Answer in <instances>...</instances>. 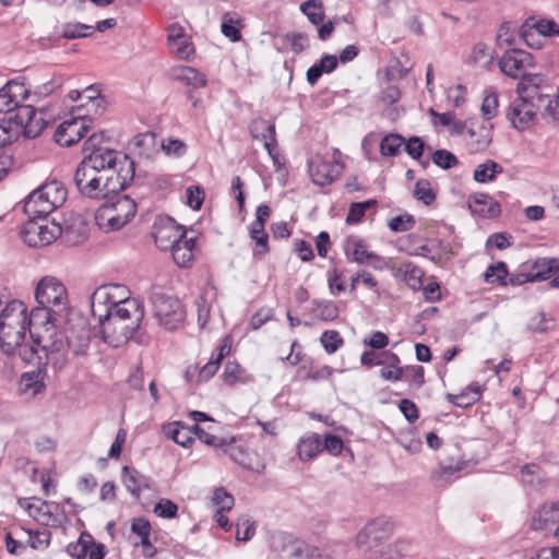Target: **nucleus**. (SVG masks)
<instances>
[{
    "instance_id": "1",
    "label": "nucleus",
    "mask_w": 559,
    "mask_h": 559,
    "mask_svg": "<svg viewBox=\"0 0 559 559\" xmlns=\"http://www.w3.org/2000/svg\"><path fill=\"white\" fill-rule=\"evenodd\" d=\"M143 318L144 307L136 299L122 304V307L116 309L108 319L98 323V328H92L83 318L68 320L63 333L66 345L71 349L99 347L102 344L118 348L130 343L148 347L152 345V338L141 328Z\"/></svg>"
},
{
    "instance_id": "2",
    "label": "nucleus",
    "mask_w": 559,
    "mask_h": 559,
    "mask_svg": "<svg viewBox=\"0 0 559 559\" xmlns=\"http://www.w3.org/2000/svg\"><path fill=\"white\" fill-rule=\"evenodd\" d=\"M38 307L29 314V334L39 349H63L67 347L64 329L58 331L70 311L68 290L55 276H44L36 286Z\"/></svg>"
},
{
    "instance_id": "3",
    "label": "nucleus",
    "mask_w": 559,
    "mask_h": 559,
    "mask_svg": "<svg viewBox=\"0 0 559 559\" xmlns=\"http://www.w3.org/2000/svg\"><path fill=\"white\" fill-rule=\"evenodd\" d=\"M117 156L116 151H96L81 160L73 175L80 195L100 201L127 188V176L116 170Z\"/></svg>"
},
{
    "instance_id": "4",
    "label": "nucleus",
    "mask_w": 559,
    "mask_h": 559,
    "mask_svg": "<svg viewBox=\"0 0 559 559\" xmlns=\"http://www.w3.org/2000/svg\"><path fill=\"white\" fill-rule=\"evenodd\" d=\"M538 82H540V75H528L518 83V98L510 105L507 117L511 124L520 131L533 126L535 117L538 115L540 106L536 102Z\"/></svg>"
},
{
    "instance_id": "5",
    "label": "nucleus",
    "mask_w": 559,
    "mask_h": 559,
    "mask_svg": "<svg viewBox=\"0 0 559 559\" xmlns=\"http://www.w3.org/2000/svg\"><path fill=\"white\" fill-rule=\"evenodd\" d=\"M67 200L63 185L52 180L34 190L24 202V213L32 218H46Z\"/></svg>"
},
{
    "instance_id": "6",
    "label": "nucleus",
    "mask_w": 559,
    "mask_h": 559,
    "mask_svg": "<svg viewBox=\"0 0 559 559\" xmlns=\"http://www.w3.org/2000/svg\"><path fill=\"white\" fill-rule=\"evenodd\" d=\"M95 214L97 225L106 231L118 230L127 225L136 213L135 202L128 195L111 194Z\"/></svg>"
},
{
    "instance_id": "7",
    "label": "nucleus",
    "mask_w": 559,
    "mask_h": 559,
    "mask_svg": "<svg viewBox=\"0 0 559 559\" xmlns=\"http://www.w3.org/2000/svg\"><path fill=\"white\" fill-rule=\"evenodd\" d=\"M134 300L136 299L129 296V290L123 285H102L91 295V312L97 322L100 323L108 319L116 309L122 307V304Z\"/></svg>"
},
{
    "instance_id": "8",
    "label": "nucleus",
    "mask_w": 559,
    "mask_h": 559,
    "mask_svg": "<svg viewBox=\"0 0 559 559\" xmlns=\"http://www.w3.org/2000/svg\"><path fill=\"white\" fill-rule=\"evenodd\" d=\"M153 314L158 323L167 330H176L185 320L186 311L181 301L160 289L150 294Z\"/></svg>"
},
{
    "instance_id": "9",
    "label": "nucleus",
    "mask_w": 559,
    "mask_h": 559,
    "mask_svg": "<svg viewBox=\"0 0 559 559\" xmlns=\"http://www.w3.org/2000/svg\"><path fill=\"white\" fill-rule=\"evenodd\" d=\"M45 356H38V367L36 370L23 372L19 380V392L28 399L35 397L45 390L44 378L46 376V366L48 364V352H44ZM38 352H20V356L26 362L37 358Z\"/></svg>"
},
{
    "instance_id": "10",
    "label": "nucleus",
    "mask_w": 559,
    "mask_h": 559,
    "mask_svg": "<svg viewBox=\"0 0 559 559\" xmlns=\"http://www.w3.org/2000/svg\"><path fill=\"white\" fill-rule=\"evenodd\" d=\"M360 362L369 368L381 367L380 377L385 381L396 382L403 377L401 360L393 352H362Z\"/></svg>"
},
{
    "instance_id": "11",
    "label": "nucleus",
    "mask_w": 559,
    "mask_h": 559,
    "mask_svg": "<svg viewBox=\"0 0 559 559\" xmlns=\"http://www.w3.org/2000/svg\"><path fill=\"white\" fill-rule=\"evenodd\" d=\"M394 525L386 518H376L368 522L356 536V546L370 550L386 540L393 533Z\"/></svg>"
},
{
    "instance_id": "12",
    "label": "nucleus",
    "mask_w": 559,
    "mask_h": 559,
    "mask_svg": "<svg viewBox=\"0 0 559 559\" xmlns=\"http://www.w3.org/2000/svg\"><path fill=\"white\" fill-rule=\"evenodd\" d=\"M19 504L34 519L53 527L60 526L66 519L60 506L55 502H47L33 497L19 499Z\"/></svg>"
},
{
    "instance_id": "13",
    "label": "nucleus",
    "mask_w": 559,
    "mask_h": 559,
    "mask_svg": "<svg viewBox=\"0 0 559 559\" xmlns=\"http://www.w3.org/2000/svg\"><path fill=\"white\" fill-rule=\"evenodd\" d=\"M533 67V56L521 49L507 51L499 61L500 70L508 76L521 80L528 75H540L539 73H528L527 69Z\"/></svg>"
},
{
    "instance_id": "14",
    "label": "nucleus",
    "mask_w": 559,
    "mask_h": 559,
    "mask_svg": "<svg viewBox=\"0 0 559 559\" xmlns=\"http://www.w3.org/2000/svg\"><path fill=\"white\" fill-rule=\"evenodd\" d=\"M185 235L186 230L170 217H160L153 225L155 245L163 251L170 250Z\"/></svg>"
},
{
    "instance_id": "15",
    "label": "nucleus",
    "mask_w": 559,
    "mask_h": 559,
    "mask_svg": "<svg viewBox=\"0 0 559 559\" xmlns=\"http://www.w3.org/2000/svg\"><path fill=\"white\" fill-rule=\"evenodd\" d=\"M72 559H104L107 548L102 543H96L93 535L84 531L76 542L70 543L66 548Z\"/></svg>"
},
{
    "instance_id": "16",
    "label": "nucleus",
    "mask_w": 559,
    "mask_h": 559,
    "mask_svg": "<svg viewBox=\"0 0 559 559\" xmlns=\"http://www.w3.org/2000/svg\"><path fill=\"white\" fill-rule=\"evenodd\" d=\"M536 102L540 104L538 114L548 123H559V95L552 94V87L546 79L540 75V82L536 88Z\"/></svg>"
},
{
    "instance_id": "17",
    "label": "nucleus",
    "mask_w": 559,
    "mask_h": 559,
    "mask_svg": "<svg viewBox=\"0 0 559 559\" xmlns=\"http://www.w3.org/2000/svg\"><path fill=\"white\" fill-rule=\"evenodd\" d=\"M14 118H11L17 130L23 129L25 136L35 139L46 128V121L41 116H37L36 109L32 105H20L15 108Z\"/></svg>"
},
{
    "instance_id": "18",
    "label": "nucleus",
    "mask_w": 559,
    "mask_h": 559,
    "mask_svg": "<svg viewBox=\"0 0 559 559\" xmlns=\"http://www.w3.org/2000/svg\"><path fill=\"white\" fill-rule=\"evenodd\" d=\"M343 166L336 160H325L317 155L309 162V174L318 186L332 183L342 173Z\"/></svg>"
},
{
    "instance_id": "19",
    "label": "nucleus",
    "mask_w": 559,
    "mask_h": 559,
    "mask_svg": "<svg viewBox=\"0 0 559 559\" xmlns=\"http://www.w3.org/2000/svg\"><path fill=\"white\" fill-rule=\"evenodd\" d=\"M88 131L85 118L76 117L63 121L55 131V141L61 146H71L78 143Z\"/></svg>"
},
{
    "instance_id": "20",
    "label": "nucleus",
    "mask_w": 559,
    "mask_h": 559,
    "mask_svg": "<svg viewBox=\"0 0 559 559\" xmlns=\"http://www.w3.org/2000/svg\"><path fill=\"white\" fill-rule=\"evenodd\" d=\"M40 226V246H47L53 242L58 237L63 236L67 241H71L72 243H79L82 239L85 238V225L80 219L79 225V236L78 239L71 238V227L63 228L60 224L55 221H47L46 218H38Z\"/></svg>"
},
{
    "instance_id": "21",
    "label": "nucleus",
    "mask_w": 559,
    "mask_h": 559,
    "mask_svg": "<svg viewBox=\"0 0 559 559\" xmlns=\"http://www.w3.org/2000/svg\"><path fill=\"white\" fill-rule=\"evenodd\" d=\"M491 126L472 123L466 130V145L471 153L484 152L492 140Z\"/></svg>"
},
{
    "instance_id": "22",
    "label": "nucleus",
    "mask_w": 559,
    "mask_h": 559,
    "mask_svg": "<svg viewBox=\"0 0 559 559\" xmlns=\"http://www.w3.org/2000/svg\"><path fill=\"white\" fill-rule=\"evenodd\" d=\"M484 390V384L473 381L457 394L448 393L445 400L457 407L467 408L481 399Z\"/></svg>"
},
{
    "instance_id": "23",
    "label": "nucleus",
    "mask_w": 559,
    "mask_h": 559,
    "mask_svg": "<svg viewBox=\"0 0 559 559\" xmlns=\"http://www.w3.org/2000/svg\"><path fill=\"white\" fill-rule=\"evenodd\" d=\"M25 308L19 300H8L0 309V328L1 326H23L25 322Z\"/></svg>"
},
{
    "instance_id": "24",
    "label": "nucleus",
    "mask_w": 559,
    "mask_h": 559,
    "mask_svg": "<svg viewBox=\"0 0 559 559\" xmlns=\"http://www.w3.org/2000/svg\"><path fill=\"white\" fill-rule=\"evenodd\" d=\"M121 481L124 488L135 498L140 499L144 489H148V479L133 467L123 466L121 469Z\"/></svg>"
},
{
    "instance_id": "25",
    "label": "nucleus",
    "mask_w": 559,
    "mask_h": 559,
    "mask_svg": "<svg viewBox=\"0 0 559 559\" xmlns=\"http://www.w3.org/2000/svg\"><path fill=\"white\" fill-rule=\"evenodd\" d=\"M27 91L22 84L8 82L0 90V112H10L14 110L19 104V97L24 98Z\"/></svg>"
},
{
    "instance_id": "26",
    "label": "nucleus",
    "mask_w": 559,
    "mask_h": 559,
    "mask_svg": "<svg viewBox=\"0 0 559 559\" xmlns=\"http://www.w3.org/2000/svg\"><path fill=\"white\" fill-rule=\"evenodd\" d=\"M300 461L308 462L317 457L323 451L322 440L319 433L312 432L302 436L296 445Z\"/></svg>"
},
{
    "instance_id": "27",
    "label": "nucleus",
    "mask_w": 559,
    "mask_h": 559,
    "mask_svg": "<svg viewBox=\"0 0 559 559\" xmlns=\"http://www.w3.org/2000/svg\"><path fill=\"white\" fill-rule=\"evenodd\" d=\"M469 210L483 217H496L500 214V205L491 197L477 193L468 199Z\"/></svg>"
},
{
    "instance_id": "28",
    "label": "nucleus",
    "mask_w": 559,
    "mask_h": 559,
    "mask_svg": "<svg viewBox=\"0 0 559 559\" xmlns=\"http://www.w3.org/2000/svg\"><path fill=\"white\" fill-rule=\"evenodd\" d=\"M348 259L357 263H364L366 260H379V255L368 252L366 242L357 237H348L344 247Z\"/></svg>"
},
{
    "instance_id": "29",
    "label": "nucleus",
    "mask_w": 559,
    "mask_h": 559,
    "mask_svg": "<svg viewBox=\"0 0 559 559\" xmlns=\"http://www.w3.org/2000/svg\"><path fill=\"white\" fill-rule=\"evenodd\" d=\"M194 239L187 238V235L181 238L171 249V255L175 263L180 267H187L193 261L194 254Z\"/></svg>"
},
{
    "instance_id": "30",
    "label": "nucleus",
    "mask_w": 559,
    "mask_h": 559,
    "mask_svg": "<svg viewBox=\"0 0 559 559\" xmlns=\"http://www.w3.org/2000/svg\"><path fill=\"white\" fill-rule=\"evenodd\" d=\"M555 261H540L535 263V272H531L528 274H516L512 275L509 278V283L511 285H521L526 282L542 281L546 280L548 275L557 267V265H552Z\"/></svg>"
},
{
    "instance_id": "31",
    "label": "nucleus",
    "mask_w": 559,
    "mask_h": 559,
    "mask_svg": "<svg viewBox=\"0 0 559 559\" xmlns=\"http://www.w3.org/2000/svg\"><path fill=\"white\" fill-rule=\"evenodd\" d=\"M216 298V289L213 286L203 288L202 293L195 300L198 323L201 329H204L211 312V305Z\"/></svg>"
},
{
    "instance_id": "32",
    "label": "nucleus",
    "mask_w": 559,
    "mask_h": 559,
    "mask_svg": "<svg viewBox=\"0 0 559 559\" xmlns=\"http://www.w3.org/2000/svg\"><path fill=\"white\" fill-rule=\"evenodd\" d=\"M337 58L333 55H324L319 63H314L307 71V81L310 85H316L322 73H331L337 67Z\"/></svg>"
},
{
    "instance_id": "33",
    "label": "nucleus",
    "mask_w": 559,
    "mask_h": 559,
    "mask_svg": "<svg viewBox=\"0 0 559 559\" xmlns=\"http://www.w3.org/2000/svg\"><path fill=\"white\" fill-rule=\"evenodd\" d=\"M24 337V325L19 328L8 325L0 328V346L2 349H16L22 345Z\"/></svg>"
},
{
    "instance_id": "34",
    "label": "nucleus",
    "mask_w": 559,
    "mask_h": 559,
    "mask_svg": "<svg viewBox=\"0 0 559 559\" xmlns=\"http://www.w3.org/2000/svg\"><path fill=\"white\" fill-rule=\"evenodd\" d=\"M537 521L539 528L555 534V528L559 526V502L544 506L538 512Z\"/></svg>"
},
{
    "instance_id": "35",
    "label": "nucleus",
    "mask_w": 559,
    "mask_h": 559,
    "mask_svg": "<svg viewBox=\"0 0 559 559\" xmlns=\"http://www.w3.org/2000/svg\"><path fill=\"white\" fill-rule=\"evenodd\" d=\"M503 173V168L500 164L492 159H487L485 163L479 164L473 174V178L476 182L485 183L493 181L497 175Z\"/></svg>"
},
{
    "instance_id": "36",
    "label": "nucleus",
    "mask_w": 559,
    "mask_h": 559,
    "mask_svg": "<svg viewBox=\"0 0 559 559\" xmlns=\"http://www.w3.org/2000/svg\"><path fill=\"white\" fill-rule=\"evenodd\" d=\"M222 451L233 462L245 467H250L249 451L243 445L237 444L234 438L229 441H225V445L222 448Z\"/></svg>"
},
{
    "instance_id": "37",
    "label": "nucleus",
    "mask_w": 559,
    "mask_h": 559,
    "mask_svg": "<svg viewBox=\"0 0 559 559\" xmlns=\"http://www.w3.org/2000/svg\"><path fill=\"white\" fill-rule=\"evenodd\" d=\"M409 545L405 540H395L374 551L372 559H401L407 551Z\"/></svg>"
},
{
    "instance_id": "38",
    "label": "nucleus",
    "mask_w": 559,
    "mask_h": 559,
    "mask_svg": "<svg viewBox=\"0 0 559 559\" xmlns=\"http://www.w3.org/2000/svg\"><path fill=\"white\" fill-rule=\"evenodd\" d=\"M175 79L191 85L192 87H204L206 85V76L191 67H181L176 70Z\"/></svg>"
},
{
    "instance_id": "39",
    "label": "nucleus",
    "mask_w": 559,
    "mask_h": 559,
    "mask_svg": "<svg viewBox=\"0 0 559 559\" xmlns=\"http://www.w3.org/2000/svg\"><path fill=\"white\" fill-rule=\"evenodd\" d=\"M223 380L226 384L234 385L237 382L243 383L249 381V377L237 361L228 360L224 368Z\"/></svg>"
},
{
    "instance_id": "40",
    "label": "nucleus",
    "mask_w": 559,
    "mask_h": 559,
    "mask_svg": "<svg viewBox=\"0 0 559 559\" xmlns=\"http://www.w3.org/2000/svg\"><path fill=\"white\" fill-rule=\"evenodd\" d=\"M312 312L323 321H333L338 317V307L331 300H313Z\"/></svg>"
},
{
    "instance_id": "41",
    "label": "nucleus",
    "mask_w": 559,
    "mask_h": 559,
    "mask_svg": "<svg viewBox=\"0 0 559 559\" xmlns=\"http://www.w3.org/2000/svg\"><path fill=\"white\" fill-rule=\"evenodd\" d=\"M399 273L402 274L404 281L412 289H419L421 287V277L424 272L418 266L411 262L401 264Z\"/></svg>"
},
{
    "instance_id": "42",
    "label": "nucleus",
    "mask_w": 559,
    "mask_h": 559,
    "mask_svg": "<svg viewBox=\"0 0 559 559\" xmlns=\"http://www.w3.org/2000/svg\"><path fill=\"white\" fill-rule=\"evenodd\" d=\"M29 221L22 227L21 234L25 243L31 247L40 246V226L38 218L28 217Z\"/></svg>"
},
{
    "instance_id": "43",
    "label": "nucleus",
    "mask_w": 559,
    "mask_h": 559,
    "mask_svg": "<svg viewBox=\"0 0 559 559\" xmlns=\"http://www.w3.org/2000/svg\"><path fill=\"white\" fill-rule=\"evenodd\" d=\"M249 129L254 139L262 141L272 138L275 134V126L263 118L254 119Z\"/></svg>"
},
{
    "instance_id": "44",
    "label": "nucleus",
    "mask_w": 559,
    "mask_h": 559,
    "mask_svg": "<svg viewBox=\"0 0 559 559\" xmlns=\"http://www.w3.org/2000/svg\"><path fill=\"white\" fill-rule=\"evenodd\" d=\"M300 11L309 19V21L318 25L324 20V11L321 1L308 0L300 5Z\"/></svg>"
},
{
    "instance_id": "45",
    "label": "nucleus",
    "mask_w": 559,
    "mask_h": 559,
    "mask_svg": "<svg viewBox=\"0 0 559 559\" xmlns=\"http://www.w3.org/2000/svg\"><path fill=\"white\" fill-rule=\"evenodd\" d=\"M404 144V138L397 133L385 135L380 143V153L383 156H396L401 146Z\"/></svg>"
},
{
    "instance_id": "46",
    "label": "nucleus",
    "mask_w": 559,
    "mask_h": 559,
    "mask_svg": "<svg viewBox=\"0 0 559 559\" xmlns=\"http://www.w3.org/2000/svg\"><path fill=\"white\" fill-rule=\"evenodd\" d=\"M93 31L92 25L83 23H66L62 25L61 37L66 39H76L90 36Z\"/></svg>"
},
{
    "instance_id": "47",
    "label": "nucleus",
    "mask_w": 559,
    "mask_h": 559,
    "mask_svg": "<svg viewBox=\"0 0 559 559\" xmlns=\"http://www.w3.org/2000/svg\"><path fill=\"white\" fill-rule=\"evenodd\" d=\"M485 281L487 283H500L502 285H507L506 278L508 276V270L504 262H497L496 264H491L487 267L485 274Z\"/></svg>"
},
{
    "instance_id": "48",
    "label": "nucleus",
    "mask_w": 559,
    "mask_h": 559,
    "mask_svg": "<svg viewBox=\"0 0 559 559\" xmlns=\"http://www.w3.org/2000/svg\"><path fill=\"white\" fill-rule=\"evenodd\" d=\"M225 357L224 352H218L216 356H212L210 360L200 369L198 382L210 380L218 370L219 364Z\"/></svg>"
},
{
    "instance_id": "49",
    "label": "nucleus",
    "mask_w": 559,
    "mask_h": 559,
    "mask_svg": "<svg viewBox=\"0 0 559 559\" xmlns=\"http://www.w3.org/2000/svg\"><path fill=\"white\" fill-rule=\"evenodd\" d=\"M19 135V130L12 119L0 121V147L11 144Z\"/></svg>"
},
{
    "instance_id": "50",
    "label": "nucleus",
    "mask_w": 559,
    "mask_h": 559,
    "mask_svg": "<svg viewBox=\"0 0 559 559\" xmlns=\"http://www.w3.org/2000/svg\"><path fill=\"white\" fill-rule=\"evenodd\" d=\"M170 50L180 59L187 60L194 53V47L188 36L183 40L168 43Z\"/></svg>"
},
{
    "instance_id": "51",
    "label": "nucleus",
    "mask_w": 559,
    "mask_h": 559,
    "mask_svg": "<svg viewBox=\"0 0 559 559\" xmlns=\"http://www.w3.org/2000/svg\"><path fill=\"white\" fill-rule=\"evenodd\" d=\"M414 197L417 200L425 203L426 205L431 204L436 199V194L433 193V191L430 187V182L425 179H420L416 182L415 190H414Z\"/></svg>"
},
{
    "instance_id": "52",
    "label": "nucleus",
    "mask_w": 559,
    "mask_h": 559,
    "mask_svg": "<svg viewBox=\"0 0 559 559\" xmlns=\"http://www.w3.org/2000/svg\"><path fill=\"white\" fill-rule=\"evenodd\" d=\"M239 22V20H235L229 13L223 16L222 33L231 41H238L241 38L240 31L236 26Z\"/></svg>"
},
{
    "instance_id": "53",
    "label": "nucleus",
    "mask_w": 559,
    "mask_h": 559,
    "mask_svg": "<svg viewBox=\"0 0 559 559\" xmlns=\"http://www.w3.org/2000/svg\"><path fill=\"white\" fill-rule=\"evenodd\" d=\"M289 556L295 559H329L318 548H310L304 544H297Z\"/></svg>"
},
{
    "instance_id": "54",
    "label": "nucleus",
    "mask_w": 559,
    "mask_h": 559,
    "mask_svg": "<svg viewBox=\"0 0 559 559\" xmlns=\"http://www.w3.org/2000/svg\"><path fill=\"white\" fill-rule=\"evenodd\" d=\"M154 513L163 519H174L178 513V506L166 498L160 499L154 507Z\"/></svg>"
},
{
    "instance_id": "55",
    "label": "nucleus",
    "mask_w": 559,
    "mask_h": 559,
    "mask_svg": "<svg viewBox=\"0 0 559 559\" xmlns=\"http://www.w3.org/2000/svg\"><path fill=\"white\" fill-rule=\"evenodd\" d=\"M432 162L443 169H450L459 164L456 156L447 150H437L432 154Z\"/></svg>"
},
{
    "instance_id": "56",
    "label": "nucleus",
    "mask_w": 559,
    "mask_h": 559,
    "mask_svg": "<svg viewBox=\"0 0 559 559\" xmlns=\"http://www.w3.org/2000/svg\"><path fill=\"white\" fill-rule=\"evenodd\" d=\"M212 501L222 512L229 511L234 507V497L222 487L214 490Z\"/></svg>"
},
{
    "instance_id": "57",
    "label": "nucleus",
    "mask_w": 559,
    "mask_h": 559,
    "mask_svg": "<svg viewBox=\"0 0 559 559\" xmlns=\"http://www.w3.org/2000/svg\"><path fill=\"white\" fill-rule=\"evenodd\" d=\"M193 429H194V436L198 437V439L201 442H203L210 447H213L215 449H222L225 445L226 439L216 437V436L205 431L204 429L200 428L199 425L194 424Z\"/></svg>"
},
{
    "instance_id": "58",
    "label": "nucleus",
    "mask_w": 559,
    "mask_h": 559,
    "mask_svg": "<svg viewBox=\"0 0 559 559\" xmlns=\"http://www.w3.org/2000/svg\"><path fill=\"white\" fill-rule=\"evenodd\" d=\"M26 533L28 534V540L27 544L33 549H39V548H47L50 544V532L43 531V532H33L31 530H27Z\"/></svg>"
},
{
    "instance_id": "59",
    "label": "nucleus",
    "mask_w": 559,
    "mask_h": 559,
    "mask_svg": "<svg viewBox=\"0 0 559 559\" xmlns=\"http://www.w3.org/2000/svg\"><path fill=\"white\" fill-rule=\"evenodd\" d=\"M133 145L139 150L140 155H148L155 145V135L151 132L142 133L133 139Z\"/></svg>"
},
{
    "instance_id": "60",
    "label": "nucleus",
    "mask_w": 559,
    "mask_h": 559,
    "mask_svg": "<svg viewBox=\"0 0 559 559\" xmlns=\"http://www.w3.org/2000/svg\"><path fill=\"white\" fill-rule=\"evenodd\" d=\"M415 225V219L409 214L395 216L390 219L389 227L391 230L396 233H403L411 230Z\"/></svg>"
},
{
    "instance_id": "61",
    "label": "nucleus",
    "mask_w": 559,
    "mask_h": 559,
    "mask_svg": "<svg viewBox=\"0 0 559 559\" xmlns=\"http://www.w3.org/2000/svg\"><path fill=\"white\" fill-rule=\"evenodd\" d=\"M376 204V201H366L361 203H353L346 216L347 224L358 223L365 215L366 210Z\"/></svg>"
},
{
    "instance_id": "62",
    "label": "nucleus",
    "mask_w": 559,
    "mask_h": 559,
    "mask_svg": "<svg viewBox=\"0 0 559 559\" xmlns=\"http://www.w3.org/2000/svg\"><path fill=\"white\" fill-rule=\"evenodd\" d=\"M492 59L490 47L484 43H477L471 52L469 60L474 63L489 62Z\"/></svg>"
},
{
    "instance_id": "63",
    "label": "nucleus",
    "mask_w": 559,
    "mask_h": 559,
    "mask_svg": "<svg viewBox=\"0 0 559 559\" xmlns=\"http://www.w3.org/2000/svg\"><path fill=\"white\" fill-rule=\"evenodd\" d=\"M498 108V95L496 92H489L483 99L481 112L487 119L496 116Z\"/></svg>"
},
{
    "instance_id": "64",
    "label": "nucleus",
    "mask_w": 559,
    "mask_h": 559,
    "mask_svg": "<svg viewBox=\"0 0 559 559\" xmlns=\"http://www.w3.org/2000/svg\"><path fill=\"white\" fill-rule=\"evenodd\" d=\"M274 317V311L272 308L263 307L259 309L250 319V326L253 330H258L264 323L272 320Z\"/></svg>"
}]
</instances>
